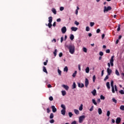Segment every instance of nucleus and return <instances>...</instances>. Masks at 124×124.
Instances as JSON below:
<instances>
[{
  "label": "nucleus",
  "mask_w": 124,
  "mask_h": 124,
  "mask_svg": "<svg viewBox=\"0 0 124 124\" xmlns=\"http://www.w3.org/2000/svg\"><path fill=\"white\" fill-rule=\"evenodd\" d=\"M67 47L69 49L70 54H74V52H75V46H74V45H69L67 46Z\"/></svg>",
  "instance_id": "obj_1"
},
{
  "label": "nucleus",
  "mask_w": 124,
  "mask_h": 124,
  "mask_svg": "<svg viewBox=\"0 0 124 124\" xmlns=\"http://www.w3.org/2000/svg\"><path fill=\"white\" fill-rule=\"evenodd\" d=\"M110 86L111 87V91L113 93H115V88L114 87V81L111 80Z\"/></svg>",
  "instance_id": "obj_2"
},
{
  "label": "nucleus",
  "mask_w": 124,
  "mask_h": 124,
  "mask_svg": "<svg viewBox=\"0 0 124 124\" xmlns=\"http://www.w3.org/2000/svg\"><path fill=\"white\" fill-rule=\"evenodd\" d=\"M112 9V7L111 6H105L104 9V12H108V11L111 10Z\"/></svg>",
  "instance_id": "obj_3"
},
{
  "label": "nucleus",
  "mask_w": 124,
  "mask_h": 124,
  "mask_svg": "<svg viewBox=\"0 0 124 124\" xmlns=\"http://www.w3.org/2000/svg\"><path fill=\"white\" fill-rule=\"evenodd\" d=\"M86 118L85 115H82L79 117V123L80 124H82L83 123V121H84V119Z\"/></svg>",
  "instance_id": "obj_4"
},
{
  "label": "nucleus",
  "mask_w": 124,
  "mask_h": 124,
  "mask_svg": "<svg viewBox=\"0 0 124 124\" xmlns=\"http://www.w3.org/2000/svg\"><path fill=\"white\" fill-rule=\"evenodd\" d=\"M114 57L115 56L114 55L112 56L110 60V63L111 66H114Z\"/></svg>",
  "instance_id": "obj_5"
},
{
  "label": "nucleus",
  "mask_w": 124,
  "mask_h": 124,
  "mask_svg": "<svg viewBox=\"0 0 124 124\" xmlns=\"http://www.w3.org/2000/svg\"><path fill=\"white\" fill-rule=\"evenodd\" d=\"M62 33H65L66 32V27L65 26L63 27L61 29Z\"/></svg>",
  "instance_id": "obj_6"
},
{
  "label": "nucleus",
  "mask_w": 124,
  "mask_h": 124,
  "mask_svg": "<svg viewBox=\"0 0 124 124\" xmlns=\"http://www.w3.org/2000/svg\"><path fill=\"white\" fill-rule=\"evenodd\" d=\"M89 79L88 78H85V86L86 88H88V86H89Z\"/></svg>",
  "instance_id": "obj_7"
},
{
  "label": "nucleus",
  "mask_w": 124,
  "mask_h": 124,
  "mask_svg": "<svg viewBox=\"0 0 124 124\" xmlns=\"http://www.w3.org/2000/svg\"><path fill=\"white\" fill-rule=\"evenodd\" d=\"M107 72H108V76H110V75H111V73H112V70H111L110 68H108Z\"/></svg>",
  "instance_id": "obj_8"
},
{
  "label": "nucleus",
  "mask_w": 124,
  "mask_h": 124,
  "mask_svg": "<svg viewBox=\"0 0 124 124\" xmlns=\"http://www.w3.org/2000/svg\"><path fill=\"white\" fill-rule=\"evenodd\" d=\"M51 108L53 113H56V112H57V108L55 107V106H52Z\"/></svg>",
  "instance_id": "obj_9"
},
{
  "label": "nucleus",
  "mask_w": 124,
  "mask_h": 124,
  "mask_svg": "<svg viewBox=\"0 0 124 124\" xmlns=\"http://www.w3.org/2000/svg\"><path fill=\"white\" fill-rule=\"evenodd\" d=\"M62 87L64 88V89L66 90V91H68V89H69V87L67 85H65L64 84L62 85Z\"/></svg>",
  "instance_id": "obj_10"
},
{
  "label": "nucleus",
  "mask_w": 124,
  "mask_h": 124,
  "mask_svg": "<svg viewBox=\"0 0 124 124\" xmlns=\"http://www.w3.org/2000/svg\"><path fill=\"white\" fill-rule=\"evenodd\" d=\"M121 118L118 117L116 120V123L117 124H119L121 123Z\"/></svg>",
  "instance_id": "obj_11"
},
{
  "label": "nucleus",
  "mask_w": 124,
  "mask_h": 124,
  "mask_svg": "<svg viewBox=\"0 0 124 124\" xmlns=\"http://www.w3.org/2000/svg\"><path fill=\"white\" fill-rule=\"evenodd\" d=\"M71 30L72 31H76L78 30V28L73 27H71Z\"/></svg>",
  "instance_id": "obj_12"
},
{
  "label": "nucleus",
  "mask_w": 124,
  "mask_h": 124,
  "mask_svg": "<svg viewBox=\"0 0 124 124\" xmlns=\"http://www.w3.org/2000/svg\"><path fill=\"white\" fill-rule=\"evenodd\" d=\"M43 71L46 74H48V72L47 71V69H46V67L45 66L43 67Z\"/></svg>",
  "instance_id": "obj_13"
},
{
  "label": "nucleus",
  "mask_w": 124,
  "mask_h": 124,
  "mask_svg": "<svg viewBox=\"0 0 124 124\" xmlns=\"http://www.w3.org/2000/svg\"><path fill=\"white\" fill-rule=\"evenodd\" d=\"M91 93L94 96L96 94V90L94 89Z\"/></svg>",
  "instance_id": "obj_14"
},
{
  "label": "nucleus",
  "mask_w": 124,
  "mask_h": 124,
  "mask_svg": "<svg viewBox=\"0 0 124 124\" xmlns=\"http://www.w3.org/2000/svg\"><path fill=\"white\" fill-rule=\"evenodd\" d=\"M84 86V84H83V83L81 84L80 83H78V87L79 88H83Z\"/></svg>",
  "instance_id": "obj_15"
},
{
  "label": "nucleus",
  "mask_w": 124,
  "mask_h": 124,
  "mask_svg": "<svg viewBox=\"0 0 124 124\" xmlns=\"http://www.w3.org/2000/svg\"><path fill=\"white\" fill-rule=\"evenodd\" d=\"M98 112L99 115H101V114H102V109H101V108H99L98 109Z\"/></svg>",
  "instance_id": "obj_16"
},
{
  "label": "nucleus",
  "mask_w": 124,
  "mask_h": 124,
  "mask_svg": "<svg viewBox=\"0 0 124 124\" xmlns=\"http://www.w3.org/2000/svg\"><path fill=\"white\" fill-rule=\"evenodd\" d=\"M51 11L52 12H53V14H54L55 15L57 14V10H56V9L53 8L51 9Z\"/></svg>",
  "instance_id": "obj_17"
},
{
  "label": "nucleus",
  "mask_w": 124,
  "mask_h": 124,
  "mask_svg": "<svg viewBox=\"0 0 124 124\" xmlns=\"http://www.w3.org/2000/svg\"><path fill=\"white\" fill-rule=\"evenodd\" d=\"M74 112L76 115H79V114H80L78 109H74Z\"/></svg>",
  "instance_id": "obj_18"
},
{
  "label": "nucleus",
  "mask_w": 124,
  "mask_h": 124,
  "mask_svg": "<svg viewBox=\"0 0 124 124\" xmlns=\"http://www.w3.org/2000/svg\"><path fill=\"white\" fill-rule=\"evenodd\" d=\"M53 21V17L52 16H50L48 17V22L49 23H52Z\"/></svg>",
  "instance_id": "obj_19"
},
{
  "label": "nucleus",
  "mask_w": 124,
  "mask_h": 124,
  "mask_svg": "<svg viewBox=\"0 0 124 124\" xmlns=\"http://www.w3.org/2000/svg\"><path fill=\"white\" fill-rule=\"evenodd\" d=\"M106 86L108 90L110 89V88H111L110 87V82H107Z\"/></svg>",
  "instance_id": "obj_20"
},
{
  "label": "nucleus",
  "mask_w": 124,
  "mask_h": 124,
  "mask_svg": "<svg viewBox=\"0 0 124 124\" xmlns=\"http://www.w3.org/2000/svg\"><path fill=\"white\" fill-rule=\"evenodd\" d=\"M92 102L94 105H97V103H96V101L94 99H92Z\"/></svg>",
  "instance_id": "obj_21"
},
{
  "label": "nucleus",
  "mask_w": 124,
  "mask_h": 124,
  "mask_svg": "<svg viewBox=\"0 0 124 124\" xmlns=\"http://www.w3.org/2000/svg\"><path fill=\"white\" fill-rule=\"evenodd\" d=\"M61 113L62 115L64 116V115H65V109H62L61 110Z\"/></svg>",
  "instance_id": "obj_22"
},
{
  "label": "nucleus",
  "mask_w": 124,
  "mask_h": 124,
  "mask_svg": "<svg viewBox=\"0 0 124 124\" xmlns=\"http://www.w3.org/2000/svg\"><path fill=\"white\" fill-rule=\"evenodd\" d=\"M72 89H76V83L75 82H73V85H72Z\"/></svg>",
  "instance_id": "obj_23"
},
{
  "label": "nucleus",
  "mask_w": 124,
  "mask_h": 124,
  "mask_svg": "<svg viewBox=\"0 0 124 124\" xmlns=\"http://www.w3.org/2000/svg\"><path fill=\"white\" fill-rule=\"evenodd\" d=\"M85 72L86 73H89V72H90V67H86L85 69Z\"/></svg>",
  "instance_id": "obj_24"
},
{
  "label": "nucleus",
  "mask_w": 124,
  "mask_h": 124,
  "mask_svg": "<svg viewBox=\"0 0 124 124\" xmlns=\"http://www.w3.org/2000/svg\"><path fill=\"white\" fill-rule=\"evenodd\" d=\"M112 102H114L115 104H117V103L118 102V101L116 99H115V98H113L112 99Z\"/></svg>",
  "instance_id": "obj_25"
},
{
  "label": "nucleus",
  "mask_w": 124,
  "mask_h": 124,
  "mask_svg": "<svg viewBox=\"0 0 124 124\" xmlns=\"http://www.w3.org/2000/svg\"><path fill=\"white\" fill-rule=\"evenodd\" d=\"M76 74H77V71H75L74 73L73 74L72 76H73V78H75V77L76 76Z\"/></svg>",
  "instance_id": "obj_26"
},
{
  "label": "nucleus",
  "mask_w": 124,
  "mask_h": 124,
  "mask_svg": "<svg viewBox=\"0 0 124 124\" xmlns=\"http://www.w3.org/2000/svg\"><path fill=\"white\" fill-rule=\"evenodd\" d=\"M62 95H63V96H64V95L66 94V92H65V91H62Z\"/></svg>",
  "instance_id": "obj_27"
},
{
  "label": "nucleus",
  "mask_w": 124,
  "mask_h": 124,
  "mask_svg": "<svg viewBox=\"0 0 124 124\" xmlns=\"http://www.w3.org/2000/svg\"><path fill=\"white\" fill-rule=\"evenodd\" d=\"M79 111H82L83 110V104H81L80 107H79Z\"/></svg>",
  "instance_id": "obj_28"
},
{
  "label": "nucleus",
  "mask_w": 124,
  "mask_h": 124,
  "mask_svg": "<svg viewBox=\"0 0 124 124\" xmlns=\"http://www.w3.org/2000/svg\"><path fill=\"white\" fill-rule=\"evenodd\" d=\"M115 74H116L117 76H120V73L119 72V71H118V70L117 69L115 70Z\"/></svg>",
  "instance_id": "obj_29"
},
{
  "label": "nucleus",
  "mask_w": 124,
  "mask_h": 124,
  "mask_svg": "<svg viewBox=\"0 0 124 124\" xmlns=\"http://www.w3.org/2000/svg\"><path fill=\"white\" fill-rule=\"evenodd\" d=\"M120 110H122V111H124V106L122 105L120 107Z\"/></svg>",
  "instance_id": "obj_30"
},
{
  "label": "nucleus",
  "mask_w": 124,
  "mask_h": 124,
  "mask_svg": "<svg viewBox=\"0 0 124 124\" xmlns=\"http://www.w3.org/2000/svg\"><path fill=\"white\" fill-rule=\"evenodd\" d=\"M61 108H62V110H65V106L63 104L61 105Z\"/></svg>",
  "instance_id": "obj_31"
},
{
  "label": "nucleus",
  "mask_w": 124,
  "mask_h": 124,
  "mask_svg": "<svg viewBox=\"0 0 124 124\" xmlns=\"http://www.w3.org/2000/svg\"><path fill=\"white\" fill-rule=\"evenodd\" d=\"M70 38L71 40H73V39H74V35L73 34H71L70 35Z\"/></svg>",
  "instance_id": "obj_32"
},
{
  "label": "nucleus",
  "mask_w": 124,
  "mask_h": 124,
  "mask_svg": "<svg viewBox=\"0 0 124 124\" xmlns=\"http://www.w3.org/2000/svg\"><path fill=\"white\" fill-rule=\"evenodd\" d=\"M121 31V24L118 25L117 28V31Z\"/></svg>",
  "instance_id": "obj_33"
},
{
  "label": "nucleus",
  "mask_w": 124,
  "mask_h": 124,
  "mask_svg": "<svg viewBox=\"0 0 124 124\" xmlns=\"http://www.w3.org/2000/svg\"><path fill=\"white\" fill-rule=\"evenodd\" d=\"M64 71H66V72H67V71H68V68L67 67V66H65L64 68Z\"/></svg>",
  "instance_id": "obj_34"
},
{
  "label": "nucleus",
  "mask_w": 124,
  "mask_h": 124,
  "mask_svg": "<svg viewBox=\"0 0 124 124\" xmlns=\"http://www.w3.org/2000/svg\"><path fill=\"white\" fill-rule=\"evenodd\" d=\"M109 79V75H107L104 78V81H106L107 79Z\"/></svg>",
  "instance_id": "obj_35"
},
{
  "label": "nucleus",
  "mask_w": 124,
  "mask_h": 124,
  "mask_svg": "<svg viewBox=\"0 0 124 124\" xmlns=\"http://www.w3.org/2000/svg\"><path fill=\"white\" fill-rule=\"evenodd\" d=\"M100 98L102 100H104V99H105V97H104V96L103 95H101Z\"/></svg>",
  "instance_id": "obj_36"
},
{
  "label": "nucleus",
  "mask_w": 124,
  "mask_h": 124,
  "mask_svg": "<svg viewBox=\"0 0 124 124\" xmlns=\"http://www.w3.org/2000/svg\"><path fill=\"white\" fill-rule=\"evenodd\" d=\"M68 115L70 117V118H71L73 116V114H72V112H69Z\"/></svg>",
  "instance_id": "obj_37"
},
{
  "label": "nucleus",
  "mask_w": 124,
  "mask_h": 124,
  "mask_svg": "<svg viewBox=\"0 0 124 124\" xmlns=\"http://www.w3.org/2000/svg\"><path fill=\"white\" fill-rule=\"evenodd\" d=\"M49 118L50 119H53V118H54V114L51 113Z\"/></svg>",
  "instance_id": "obj_38"
},
{
  "label": "nucleus",
  "mask_w": 124,
  "mask_h": 124,
  "mask_svg": "<svg viewBox=\"0 0 124 124\" xmlns=\"http://www.w3.org/2000/svg\"><path fill=\"white\" fill-rule=\"evenodd\" d=\"M57 49H55V50L53 52V54H54L55 57H56V56H57Z\"/></svg>",
  "instance_id": "obj_39"
},
{
  "label": "nucleus",
  "mask_w": 124,
  "mask_h": 124,
  "mask_svg": "<svg viewBox=\"0 0 124 124\" xmlns=\"http://www.w3.org/2000/svg\"><path fill=\"white\" fill-rule=\"evenodd\" d=\"M119 93H121V94H124V91L123 90H120L119 91Z\"/></svg>",
  "instance_id": "obj_40"
},
{
  "label": "nucleus",
  "mask_w": 124,
  "mask_h": 124,
  "mask_svg": "<svg viewBox=\"0 0 124 124\" xmlns=\"http://www.w3.org/2000/svg\"><path fill=\"white\" fill-rule=\"evenodd\" d=\"M107 117L110 116V111L108 110L107 112Z\"/></svg>",
  "instance_id": "obj_41"
},
{
  "label": "nucleus",
  "mask_w": 124,
  "mask_h": 124,
  "mask_svg": "<svg viewBox=\"0 0 124 124\" xmlns=\"http://www.w3.org/2000/svg\"><path fill=\"white\" fill-rule=\"evenodd\" d=\"M93 83H94V82H95V79H96L95 75L93 76Z\"/></svg>",
  "instance_id": "obj_42"
},
{
  "label": "nucleus",
  "mask_w": 124,
  "mask_h": 124,
  "mask_svg": "<svg viewBox=\"0 0 124 124\" xmlns=\"http://www.w3.org/2000/svg\"><path fill=\"white\" fill-rule=\"evenodd\" d=\"M114 88L115 92H118V87H117V85H115Z\"/></svg>",
  "instance_id": "obj_43"
},
{
  "label": "nucleus",
  "mask_w": 124,
  "mask_h": 124,
  "mask_svg": "<svg viewBox=\"0 0 124 124\" xmlns=\"http://www.w3.org/2000/svg\"><path fill=\"white\" fill-rule=\"evenodd\" d=\"M48 27L49 29H51V27H52V23H49L48 24Z\"/></svg>",
  "instance_id": "obj_44"
},
{
  "label": "nucleus",
  "mask_w": 124,
  "mask_h": 124,
  "mask_svg": "<svg viewBox=\"0 0 124 124\" xmlns=\"http://www.w3.org/2000/svg\"><path fill=\"white\" fill-rule=\"evenodd\" d=\"M86 31H90V27H89V26L86 27Z\"/></svg>",
  "instance_id": "obj_45"
},
{
  "label": "nucleus",
  "mask_w": 124,
  "mask_h": 124,
  "mask_svg": "<svg viewBox=\"0 0 124 124\" xmlns=\"http://www.w3.org/2000/svg\"><path fill=\"white\" fill-rule=\"evenodd\" d=\"M83 52H84L85 53H87V48H86V47H83Z\"/></svg>",
  "instance_id": "obj_46"
},
{
  "label": "nucleus",
  "mask_w": 124,
  "mask_h": 124,
  "mask_svg": "<svg viewBox=\"0 0 124 124\" xmlns=\"http://www.w3.org/2000/svg\"><path fill=\"white\" fill-rule=\"evenodd\" d=\"M58 72L59 75H60V76L62 75V71H61L60 69L58 70Z\"/></svg>",
  "instance_id": "obj_47"
},
{
  "label": "nucleus",
  "mask_w": 124,
  "mask_h": 124,
  "mask_svg": "<svg viewBox=\"0 0 124 124\" xmlns=\"http://www.w3.org/2000/svg\"><path fill=\"white\" fill-rule=\"evenodd\" d=\"M49 100H50V101H53L54 98H53V97H52V96H50V97H49Z\"/></svg>",
  "instance_id": "obj_48"
},
{
  "label": "nucleus",
  "mask_w": 124,
  "mask_h": 124,
  "mask_svg": "<svg viewBox=\"0 0 124 124\" xmlns=\"http://www.w3.org/2000/svg\"><path fill=\"white\" fill-rule=\"evenodd\" d=\"M90 26L91 27H93V26H94V22H91Z\"/></svg>",
  "instance_id": "obj_49"
},
{
  "label": "nucleus",
  "mask_w": 124,
  "mask_h": 124,
  "mask_svg": "<svg viewBox=\"0 0 124 124\" xmlns=\"http://www.w3.org/2000/svg\"><path fill=\"white\" fill-rule=\"evenodd\" d=\"M50 124H54V123H55V120H54V119H51L50 121Z\"/></svg>",
  "instance_id": "obj_50"
},
{
  "label": "nucleus",
  "mask_w": 124,
  "mask_h": 124,
  "mask_svg": "<svg viewBox=\"0 0 124 124\" xmlns=\"http://www.w3.org/2000/svg\"><path fill=\"white\" fill-rule=\"evenodd\" d=\"M47 113H50L51 112V110H50V108H46Z\"/></svg>",
  "instance_id": "obj_51"
},
{
  "label": "nucleus",
  "mask_w": 124,
  "mask_h": 124,
  "mask_svg": "<svg viewBox=\"0 0 124 124\" xmlns=\"http://www.w3.org/2000/svg\"><path fill=\"white\" fill-rule=\"evenodd\" d=\"M79 22H77V21H75V24L76 25V26H79Z\"/></svg>",
  "instance_id": "obj_52"
},
{
  "label": "nucleus",
  "mask_w": 124,
  "mask_h": 124,
  "mask_svg": "<svg viewBox=\"0 0 124 124\" xmlns=\"http://www.w3.org/2000/svg\"><path fill=\"white\" fill-rule=\"evenodd\" d=\"M106 53L109 54L110 53V49H108L106 50Z\"/></svg>",
  "instance_id": "obj_53"
},
{
  "label": "nucleus",
  "mask_w": 124,
  "mask_h": 124,
  "mask_svg": "<svg viewBox=\"0 0 124 124\" xmlns=\"http://www.w3.org/2000/svg\"><path fill=\"white\" fill-rule=\"evenodd\" d=\"M63 9H64V8L63 7H61L60 8V11H62V10H63Z\"/></svg>",
  "instance_id": "obj_54"
},
{
  "label": "nucleus",
  "mask_w": 124,
  "mask_h": 124,
  "mask_svg": "<svg viewBox=\"0 0 124 124\" xmlns=\"http://www.w3.org/2000/svg\"><path fill=\"white\" fill-rule=\"evenodd\" d=\"M93 106H92V107L90 109V112H92V111H93Z\"/></svg>",
  "instance_id": "obj_55"
},
{
  "label": "nucleus",
  "mask_w": 124,
  "mask_h": 124,
  "mask_svg": "<svg viewBox=\"0 0 124 124\" xmlns=\"http://www.w3.org/2000/svg\"><path fill=\"white\" fill-rule=\"evenodd\" d=\"M99 32H100V29H97L96 33H99Z\"/></svg>",
  "instance_id": "obj_56"
},
{
  "label": "nucleus",
  "mask_w": 124,
  "mask_h": 124,
  "mask_svg": "<svg viewBox=\"0 0 124 124\" xmlns=\"http://www.w3.org/2000/svg\"><path fill=\"white\" fill-rule=\"evenodd\" d=\"M63 41V37H62L61 38V43H62V42Z\"/></svg>",
  "instance_id": "obj_57"
},
{
  "label": "nucleus",
  "mask_w": 124,
  "mask_h": 124,
  "mask_svg": "<svg viewBox=\"0 0 124 124\" xmlns=\"http://www.w3.org/2000/svg\"><path fill=\"white\" fill-rule=\"evenodd\" d=\"M59 57H60V58H62V53L60 52L59 53Z\"/></svg>",
  "instance_id": "obj_58"
},
{
  "label": "nucleus",
  "mask_w": 124,
  "mask_h": 124,
  "mask_svg": "<svg viewBox=\"0 0 124 124\" xmlns=\"http://www.w3.org/2000/svg\"><path fill=\"white\" fill-rule=\"evenodd\" d=\"M99 55L100 56H103V52L102 51H100L99 52Z\"/></svg>",
  "instance_id": "obj_59"
},
{
  "label": "nucleus",
  "mask_w": 124,
  "mask_h": 124,
  "mask_svg": "<svg viewBox=\"0 0 124 124\" xmlns=\"http://www.w3.org/2000/svg\"><path fill=\"white\" fill-rule=\"evenodd\" d=\"M47 62H48V60H46V62H44V65H47Z\"/></svg>",
  "instance_id": "obj_60"
},
{
  "label": "nucleus",
  "mask_w": 124,
  "mask_h": 124,
  "mask_svg": "<svg viewBox=\"0 0 124 124\" xmlns=\"http://www.w3.org/2000/svg\"><path fill=\"white\" fill-rule=\"evenodd\" d=\"M104 75V70H103L101 72V76H103Z\"/></svg>",
  "instance_id": "obj_61"
},
{
  "label": "nucleus",
  "mask_w": 124,
  "mask_h": 124,
  "mask_svg": "<svg viewBox=\"0 0 124 124\" xmlns=\"http://www.w3.org/2000/svg\"><path fill=\"white\" fill-rule=\"evenodd\" d=\"M104 37H105V34H103L102 35V39H104Z\"/></svg>",
  "instance_id": "obj_62"
},
{
  "label": "nucleus",
  "mask_w": 124,
  "mask_h": 124,
  "mask_svg": "<svg viewBox=\"0 0 124 124\" xmlns=\"http://www.w3.org/2000/svg\"><path fill=\"white\" fill-rule=\"evenodd\" d=\"M108 68H110V67H111V64H110V63H108Z\"/></svg>",
  "instance_id": "obj_63"
},
{
  "label": "nucleus",
  "mask_w": 124,
  "mask_h": 124,
  "mask_svg": "<svg viewBox=\"0 0 124 124\" xmlns=\"http://www.w3.org/2000/svg\"><path fill=\"white\" fill-rule=\"evenodd\" d=\"M61 21H62L61 18H58L57 19V22H61Z\"/></svg>",
  "instance_id": "obj_64"
}]
</instances>
